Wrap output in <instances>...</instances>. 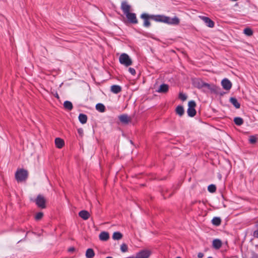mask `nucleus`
I'll return each mask as SVG.
<instances>
[{"label": "nucleus", "mask_w": 258, "mask_h": 258, "mask_svg": "<svg viewBox=\"0 0 258 258\" xmlns=\"http://www.w3.org/2000/svg\"><path fill=\"white\" fill-rule=\"evenodd\" d=\"M119 61L120 64L126 67L131 66L133 63L132 59L127 54L125 53L120 54L119 57Z\"/></svg>", "instance_id": "1"}, {"label": "nucleus", "mask_w": 258, "mask_h": 258, "mask_svg": "<svg viewBox=\"0 0 258 258\" xmlns=\"http://www.w3.org/2000/svg\"><path fill=\"white\" fill-rule=\"evenodd\" d=\"M28 172L23 169H18L15 173V178L18 182H22L26 180Z\"/></svg>", "instance_id": "2"}, {"label": "nucleus", "mask_w": 258, "mask_h": 258, "mask_svg": "<svg viewBox=\"0 0 258 258\" xmlns=\"http://www.w3.org/2000/svg\"><path fill=\"white\" fill-rule=\"evenodd\" d=\"M196 103L194 101H190L188 104L187 114L190 117H194L196 114V111L195 109Z\"/></svg>", "instance_id": "3"}, {"label": "nucleus", "mask_w": 258, "mask_h": 258, "mask_svg": "<svg viewBox=\"0 0 258 258\" xmlns=\"http://www.w3.org/2000/svg\"><path fill=\"white\" fill-rule=\"evenodd\" d=\"M164 23L169 25H177L179 24L180 20L176 16L173 18L165 16Z\"/></svg>", "instance_id": "4"}, {"label": "nucleus", "mask_w": 258, "mask_h": 258, "mask_svg": "<svg viewBox=\"0 0 258 258\" xmlns=\"http://www.w3.org/2000/svg\"><path fill=\"white\" fill-rule=\"evenodd\" d=\"M45 199L41 195H39L35 200V203L37 206L42 209L45 208Z\"/></svg>", "instance_id": "5"}, {"label": "nucleus", "mask_w": 258, "mask_h": 258, "mask_svg": "<svg viewBox=\"0 0 258 258\" xmlns=\"http://www.w3.org/2000/svg\"><path fill=\"white\" fill-rule=\"evenodd\" d=\"M151 254V250L145 249L138 252L135 258H149Z\"/></svg>", "instance_id": "6"}, {"label": "nucleus", "mask_w": 258, "mask_h": 258, "mask_svg": "<svg viewBox=\"0 0 258 258\" xmlns=\"http://www.w3.org/2000/svg\"><path fill=\"white\" fill-rule=\"evenodd\" d=\"M125 15L130 23L132 24H137L138 23L136 14L130 12L126 14Z\"/></svg>", "instance_id": "7"}, {"label": "nucleus", "mask_w": 258, "mask_h": 258, "mask_svg": "<svg viewBox=\"0 0 258 258\" xmlns=\"http://www.w3.org/2000/svg\"><path fill=\"white\" fill-rule=\"evenodd\" d=\"M199 18L202 20L205 24L210 28H213L214 27V22L210 19L209 17L205 16H200Z\"/></svg>", "instance_id": "8"}, {"label": "nucleus", "mask_w": 258, "mask_h": 258, "mask_svg": "<svg viewBox=\"0 0 258 258\" xmlns=\"http://www.w3.org/2000/svg\"><path fill=\"white\" fill-rule=\"evenodd\" d=\"M121 9L123 14L125 15L131 12V6L126 1H123L121 4Z\"/></svg>", "instance_id": "9"}, {"label": "nucleus", "mask_w": 258, "mask_h": 258, "mask_svg": "<svg viewBox=\"0 0 258 258\" xmlns=\"http://www.w3.org/2000/svg\"><path fill=\"white\" fill-rule=\"evenodd\" d=\"M221 85L226 90H229L232 87L231 82L227 79H224L221 82Z\"/></svg>", "instance_id": "10"}, {"label": "nucleus", "mask_w": 258, "mask_h": 258, "mask_svg": "<svg viewBox=\"0 0 258 258\" xmlns=\"http://www.w3.org/2000/svg\"><path fill=\"white\" fill-rule=\"evenodd\" d=\"M141 18L144 20V26L145 27H149L150 26V23L149 19L150 18V16L147 14H143L141 16Z\"/></svg>", "instance_id": "11"}, {"label": "nucleus", "mask_w": 258, "mask_h": 258, "mask_svg": "<svg viewBox=\"0 0 258 258\" xmlns=\"http://www.w3.org/2000/svg\"><path fill=\"white\" fill-rule=\"evenodd\" d=\"M118 118L124 124H127L131 121V118L127 114H122L119 116Z\"/></svg>", "instance_id": "12"}, {"label": "nucleus", "mask_w": 258, "mask_h": 258, "mask_svg": "<svg viewBox=\"0 0 258 258\" xmlns=\"http://www.w3.org/2000/svg\"><path fill=\"white\" fill-rule=\"evenodd\" d=\"M165 18L164 15H150V18L156 22L164 23Z\"/></svg>", "instance_id": "13"}, {"label": "nucleus", "mask_w": 258, "mask_h": 258, "mask_svg": "<svg viewBox=\"0 0 258 258\" xmlns=\"http://www.w3.org/2000/svg\"><path fill=\"white\" fill-rule=\"evenodd\" d=\"M79 215L81 218L85 220H88L90 216L89 213L86 210L81 211L79 213Z\"/></svg>", "instance_id": "14"}, {"label": "nucleus", "mask_w": 258, "mask_h": 258, "mask_svg": "<svg viewBox=\"0 0 258 258\" xmlns=\"http://www.w3.org/2000/svg\"><path fill=\"white\" fill-rule=\"evenodd\" d=\"M55 145L57 148L61 149L64 145V141L59 138H57L55 139Z\"/></svg>", "instance_id": "15"}, {"label": "nucleus", "mask_w": 258, "mask_h": 258, "mask_svg": "<svg viewBox=\"0 0 258 258\" xmlns=\"http://www.w3.org/2000/svg\"><path fill=\"white\" fill-rule=\"evenodd\" d=\"M169 90V86L168 85L163 84L160 86L158 90L157 91L158 93H166Z\"/></svg>", "instance_id": "16"}, {"label": "nucleus", "mask_w": 258, "mask_h": 258, "mask_svg": "<svg viewBox=\"0 0 258 258\" xmlns=\"http://www.w3.org/2000/svg\"><path fill=\"white\" fill-rule=\"evenodd\" d=\"M99 239L101 241H107L109 238V233L107 232H101L99 236Z\"/></svg>", "instance_id": "17"}, {"label": "nucleus", "mask_w": 258, "mask_h": 258, "mask_svg": "<svg viewBox=\"0 0 258 258\" xmlns=\"http://www.w3.org/2000/svg\"><path fill=\"white\" fill-rule=\"evenodd\" d=\"M212 245L214 248L219 249L222 246V241L219 239H215L213 241Z\"/></svg>", "instance_id": "18"}, {"label": "nucleus", "mask_w": 258, "mask_h": 258, "mask_svg": "<svg viewBox=\"0 0 258 258\" xmlns=\"http://www.w3.org/2000/svg\"><path fill=\"white\" fill-rule=\"evenodd\" d=\"M110 91L114 94H118L121 91V87L117 85H113L111 86Z\"/></svg>", "instance_id": "19"}, {"label": "nucleus", "mask_w": 258, "mask_h": 258, "mask_svg": "<svg viewBox=\"0 0 258 258\" xmlns=\"http://www.w3.org/2000/svg\"><path fill=\"white\" fill-rule=\"evenodd\" d=\"M230 102L236 108H239L240 107V103L238 102L236 98L234 97H231L230 99Z\"/></svg>", "instance_id": "20"}, {"label": "nucleus", "mask_w": 258, "mask_h": 258, "mask_svg": "<svg viewBox=\"0 0 258 258\" xmlns=\"http://www.w3.org/2000/svg\"><path fill=\"white\" fill-rule=\"evenodd\" d=\"M79 120L81 123L84 124L87 121V116L85 114L81 113L79 115Z\"/></svg>", "instance_id": "21"}, {"label": "nucleus", "mask_w": 258, "mask_h": 258, "mask_svg": "<svg viewBox=\"0 0 258 258\" xmlns=\"http://www.w3.org/2000/svg\"><path fill=\"white\" fill-rule=\"evenodd\" d=\"M95 253L93 249L88 248L86 252V256L87 258H92L94 256Z\"/></svg>", "instance_id": "22"}, {"label": "nucleus", "mask_w": 258, "mask_h": 258, "mask_svg": "<svg viewBox=\"0 0 258 258\" xmlns=\"http://www.w3.org/2000/svg\"><path fill=\"white\" fill-rule=\"evenodd\" d=\"M175 111L176 114L179 115L180 116H182L184 112L183 106L180 105L177 106Z\"/></svg>", "instance_id": "23"}, {"label": "nucleus", "mask_w": 258, "mask_h": 258, "mask_svg": "<svg viewBox=\"0 0 258 258\" xmlns=\"http://www.w3.org/2000/svg\"><path fill=\"white\" fill-rule=\"evenodd\" d=\"M122 237V234L119 232H115L112 235V238L114 240H120Z\"/></svg>", "instance_id": "24"}, {"label": "nucleus", "mask_w": 258, "mask_h": 258, "mask_svg": "<svg viewBox=\"0 0 258 258\" xmlns=\"http://www.w3.org/2000/svg\"><path fill=\"white\" fill-rule=\"evenodd\" d=\"M96 109L100 112H104L105 110V107L102 103H98L96 105Z\"/></svg>", "instance_id": "25"}, {"label": "nucleus", "mask_w": 258, "mask_h": 258, "mask_svg": "<svg viewBox=\"0 0 258 258\" xmlns=\"http://www.w3.org/2000/svg\"><path fill=\"white\" fill-rule=\"evenodd\" d=\"M212 223L214 225L219 226L221 223V220L219 217H214L212 220Z\"/></svg>", "instance_id": "26"}, {"label": "nucleus", "mask_w": 258, "mask_h": 258, "mask_svg": "<svg viewBox=\"0 0 258 258\" xmlns=\"http://www.w3.org/2000/svg\"><path fill=\"white\" fill-rule=\"evenodd\" d=\"M63 106L66 109L69 110H71L73 109V104L72 102L69 101H64Z\"/></svg>", "instance_id": "27"}, {"label": "nucleus", "mask_w": 258, "mask_h": 258, "mask_svg": "<svg viewBox=\"0 0 258 258\" xmlns=\"http://www.w3.org/2000/svg\"><path fill=\"white\" fill-rule=\"evenodd\" d=\"M243 33L248 36H251L253 34V31L249 28H246L243 30Z\"/></svg>", "instance_id": "28"}, {"label": "nucleus", "mask_w": 258, "mask_h": 258, "mask_svg": "<svg viewBox=\"0 0 258 258\" xmlns=\"http://www.w3.org/2000/svg\"><path fill=\"white\" fill-rule=\"evenodd\" d=\"M234 123L237 125H241L243 123V120L242 118L237 117L234 119Z\"/></svg>", "instance_id": "29"}, {"label": "nucleus", "mask_w": 258, "mask_h": 258, "mask_svg": "<svg viewBox=\"0 0 258 258\" xmlns=\"http://www.w3.org/2000/svg\"><path fill=\"white\" fill-rule=\"evenodd\" d=\"M127 250H128V246L125 243H122L120 245V250L122 252H125L127 251Z\"/></svg>", "instance_id": "30"}, {"label": "nucleus", "mask_w": 258, "mask_h": 258, "mask_svg": "<svg viewBox=\"0 0 258 258\" xmlns=\"http://www.w3.org/2000/svg\"><path fill=\"white\" fill-rule=\"evenodd\" d=\"M43 216V213L42 212H38L36 214L35 216V219L37 221L40 220L42 219Z\"/></svg>", "instance_id": "31"}, {"label": "nucleus", "mask_w": 258, "mask_h": 258, "mask_svg": "<svg viewBox=\"0 0 258 258\" xmlns=\"http://www.w3.org/2000/svg\"><path fill=\"white\" fill-rule=\"evenodd\" d=\"M208 190L210 192H214L216 191V187L215 185H214L213 184H211L208 186Z\"/></svg>", "instance_id": "32"}, {"label": "nucleus", "mask_w": 258, "mask_h": 258, "mask_svg": "<svg viewBox=\"0 0 258 258\" xmlns=\"http://www.w3.org/2000/svg\"><path fill=\"white\" fill-rule=\"evenodd\" d=\"M256 138L254 136H251L249 137V141L251 144H254L256 142Z\"/></svg>", "instance_id": "33"}, {"label": "nucleus", "mask_w": 258, "mask_h": 258, "mask_svg": "<svg viewBox=\"0 0 258 258\" xmlns=\"http://www.w3.org/2000/svg\"><path fill=\"white\" fill-rule=\"evenodd\" d=\"M179 98L182 101H185L187 98V96L185 94L180 93L179 94Z\"/></svg>", "instance_id": "34"}, {"label": "nucleus", "mask_w": 258, "mask_h": 258, "mask_svg": "<svg viewBox=\"0 0 258 258\" xmlns=\"http://www.w3.org/2000/svg\"><path fill=\"white\" fill-rule=\"evenodd\" d=\"M128 72L133 75H135L136 74V70L132 68H130L128 69Z\"/></svg>", "instance_id": "35"}, {"label": "nucleus", "mask_w": 258, "mask_h": 258, "mask_svg": "<svg viewBox=\"0 0 258 258\" xmlns=\"http://www.w3.org/2000/svg\"><path fill=\"white\" fill-rule=\"evenodd\" d=\"M204 256V253L202 252H199L198 254V258H202Z\"/></svg>", "instance_id": "36"}, {"label": "nucleus", "mask_w": 258, "mask_h": 258, "mask_svg": "<svg viewBox=\"0 0 258 258\" xmlns=\"http://www.w3.org/2000/svg\"><path fill=\"white\" fill-rule=\"evenodd\" d=\"M210 87V85L209 84H207V83H203L202 85H201V87Z\"/></svg>", "instance_id": "37"}, {"label": "nucleus", "mask_w": 258, "mask_h": 258, "mask_svg": "<svg viewBox=\"0 0 258 258\" xmlns=\"http://www.w3.org/2000/svg\"><path fill=\"white\" fill-rule=\"evenodd\" d=\"M74 250H75V248L74 247H70L69 249V251L70 252H72V251H74Z\"/></svg>", "instance_id": "38"}, {"label": "nucleus", "mask_w": 258, "mask_h": 258, "mask_svg": "<svg viewBox=\"0 0 258 258\" xmlns=\"http://www.w3.org/2000/svg\"><path fill=\"white\" fill-rule=\"evenodd\" d=\"M106 258H113V257H111V256H107V257H106Z\"/></svg>", "instance_id": "39"}, {"label": "nucleus", "mask_w": 258, "mask_h": 258, "mask_svg": "<svg viewBox=\"0 0 258 258\" xmlns=\"http://www.w3.org/2000/svg\"><path fill=\"white\" fill-rule=\"evenodd\" d=\"M126 258H135L134 257H126Z\"/></svg>", "instance_id": "40"}, {"label": "nucleus", "mask_w": 258, "mask_h": 258, "mask_svg": "<svg viewBox=\"0 0 258 258\" xmlns=\"http://www.w3.org/2000/svg\"><path fill=\"white\" fill-rule=\"evenodd\" d=\"M208 258H213V257L211 256H210V257H208Z\"/></svg>", "instance_id": "41"}, {"label": "nucleus", "mask_w": 258, "mask_h": 258, "mask_svg": "<svg viewBox=\"0 0 258 258\" xmlns=\"http://www.w3.org/2000/svg\"><path fill=\"white\" fill-rule=\"evenodd\" d=\"M176 258H181V257H176Z\"/></svg>", "instance_id": "42"}]
</instances>
